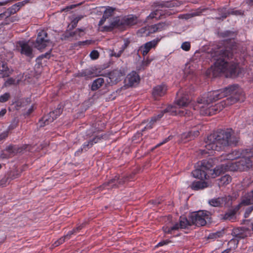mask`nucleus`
<instances>
[{
    "label": "nucleus",
    "mask_w": 253,
    "mask_h": 253,
    "mask_svg": "<svg viewBox=\"0 0 253 253\" xmlns=\"http://www.w3.org/2000/svg\"><path fill=\"white\" fill-rule=\"evenodd\" d=\"M6 3V2H0V6H2L4 5Z\"/></svg>",
    "instance_id": "nucleus-49"
},
{
    "label": "nucleus",
    "mask_w": 253,
    "mask_h": 253,
    "mask_svg": "<svg viewBox=\"0 0 253 253\" xmlns=\"http://www.w3.org/2000/svg\"><path fill=\"white\" fill-rule=\"evenodd\" d=\"M191 66L190 63H187L185 65L183 69V72L185 75H188L193 72V69H191Z\"/></svg>",
    "instance_id": "nucleus-31"
},
{
    "label": "nucleus",
    "mask_w": 253,
    "mask_h": 253,
    "mask_svg": "<svg viewBox=\"0 0 253 253\" xmlns=\"http://www.w3.org/2000/svg\"><path fill=\"white\" fill-rule=\"evenodd\" d=\"M167 88L165 85H160L155 86L153 90L152 94L153 97L158 99L160 97L163 96L166 92Z\"/></svg>",
    "instance_id": "nucleus-15"
},
{
    "label": "nucleus",
    "mask_w": 253,
    "mask_h": 253,
    "mask_svg": "<svg viewBox=\"0 0 253 253\" xmlns=\"http://www.w3.org/2000/svg\"><path fill=\"white\" fill-rule=\"evenodd\" d=\"M18 50L22 54L27 56H31L32 54V48L29 45V42H19L17 43Z\"/></svg>",
    "instance_id": "nucleus-12"
},
{
    "label": "nucleus",
    "mask_w": 253,
    "mask_h": 253,
    "mask_svg": "<svg viewBox=\"0 0 253 253\" xmlns=\"http://www.w3.org/2000/svg\"><path fill=\"white\" fill-rule=\"evenodd\" d=\"M1 165L0 164V169L1 168Z\"/></svg>",
    "instance_id": "nucleus-55"
},
{
    "label": "nucleus",
    "mask_w": 253,
    "mask_h": 253,
    "mask_svg": "<svg viewBox=\"0 0 253 253\" xmlns=\"http://www.w3.org/2000/svg\"><path fill=\"white\" fill-rule=\"evenodd\" d=\"M51 44L50 41L47 39V34L43 31H41L38 35L35 47L40 50H42L45 47Z\"/></svg>",
    "instance_id": "nucleus-11"
},
{
    "label": "nucleus",
    "mask_w": 253,
    "mask_h": 253,
    "mask_svg": "<svg viewBox=\"0 0 253 253\" xmlns=\"http://www.w3.org/2000/svg\"><path fill=\"white\" fill-rule=\"evenodd\" d=\"M123 76L122 72L119 70H115L109 74V79L112 84H116L119 82Z\"/></svg>",
    "instance_id": "nucleus-19"
},
{
    "label": "nucleus",
    "mask_w": 253,
    "mask_h": 253,
    "mask_svg": "<svg viewBox=\"0 0 253 253\" xmlns=\"http://www.w3.org/2000/svg\"><path fill=\"white\" fill-rule=\"evenodd\" d=\"M192 224L191 221H189L185 217H180L179 224L175 223L174 225H167L163 227V230L165 233H172L173 231L178 230L179 228H185Z\"/></svg>",
    "instance_id": "nucleus-10"
},
{
    "label": "nucleus",
    "mask_w": 253,
    "mask_h": 253,
    "mask_svg": "<svg viewBox=\"0 0 253 253\" xmlns=\"http://www.w3.org/2000/svg\"><path fill=\"white\" fill-rule=\"evenodd\" d=\"M253 203V189L248 192L242 198L241 202L238 205L234 211H230L226 213L224 215V219L232 220L234 218L235 213L240 208L244 206H247Z\"/></svg>",
    "instance_id": "nucleus-9"
},
{
    "label": "nucleus",
    "mask_w": 253,
    "mask_h": 253,
    "mask_svg": "<svg viewBox=\"0 0 253 253\" xmlns=\"http://www.w3.org/2000/svg\"><path fill=\"white\" fill-rule=\"evenodd\" d=\"M19 83V80L13 78L8 79L4 83L5 86H8L12 84H16Z\"/></svg>",
    "instance_id": "nucleus-33"
},
{
    "label": "nucleus",
    "mask_w": 253,
    "mask_h": 253,
    "mask_svg": "<svg viewBox=\"0 0 253 253\" xmlns=\"http://www.w3.org/2000/svg\"><path fill=\"white\" fill-rule=\"evenodd\" d=\"M181 48L185 51H188L190 48V42H183L181 45Z\"/></svg>",
    "instance_id": "nucleus-35"
},
{
    "label": "nucleus",
    "mask_w": 253,
    "mask_h": 253,
    "mask_svg": "<svg viewBox=\"0 0 253 253\" xmlns=\"http://www.w3.org/2000/svg\"><path fill=\"white\" fill-rule=\"evenodd\" d=\"M119 180V178L118 177H116L115 178H114L113 179H112L110 182V184H112V183H114L115 184H116V181H118Z\"/></svg>",
    "instance_id": "nucleus-44"
},
{
    "label": "nucleus",
    "mask_w": 253,
    "mask_h": 253,
    "mask_svg": "<svg viewBox=\"0 0 253 253\" xmlns=\"http://www.w3.org/2000/svg\"><path fill=\"white\" fill-rule=\"evenodd\" d=\"M164 113L163 112H162L160 113L157 117H154L152 118L150 122L146 125V126L145 127V128H151L152 127V126L155 122L157 120L160 119L163 116Z\"/></svg>",
    "instance_id": "nucleus-23"
},
{
    "label": "nucleus",
    "mask_w": 253,
    "mask_h": 253,
    "mask_svg": "<svg viewBox=\"0 0 253 253\" xmlns=\"http://www.w3.org/2000/svg\"><path fill=\"white\" fill-rule=\"evenodd\" d=\"M221 235V232H216V233H211L209 236V239H216L218 237H220Z\"/></svg>",
    "instance_id": "nucleus-38"
},
{
    "label": "nucleus",
    "mask_w": 253,
    "mask_h": 253,
    "mask_svg": "<svg viewBox=\"0 0 253 253\" xmlns=\"http://www.w3.org/2000/svg\"><path fill=\"white\" fill-rule=\"evenodd\" d=\"M168 138L166 139L164 141H163L162 143H161L159 145H162V144H163L164 143H165L166 142L168 141Z\"/></svg>",
    "instance_id": "nucleus-48"
},
{
    "label": "nucleus",
    "mask_w": 253,
    "mask_h": 253,
    "mask_svg": "<svg viewBox=\"0 0 253 253\" xmlns=\"http://www.w3.org/2000/svg\"><path fill=\"white\" fill-rule=\"evenodd\" d=\"M6 17H7V16H6L4 13H2V14H0V20H2L3 19H4Z\"/></svg>",
    "instance_id": "nucleus-45"
},
{
    "label": "nucleus",
    "mask_w": 253,
    "mask_h": 253,
    "mask_svg": "<svg viewBox=\"0 0 253 253\" xmlns=\"http://www.w3.org/2000/svg\"><path fill=\"white\" fill-rule=\"evenodd\" d=\"M227 15L226 14H224L222 16V18H224L226 17Z\"/></svg>",
    "instance_id": "nucleus-50"
},
{
    "label": "nucleus",
    "mask_w": 253,
    "mask_h": 253,
    "mask_svg": "<svg viewBox=\"0 0 253 253\" xmlns=\"http://www.w3.org/2000/svg\"><path fill=\"white\" fill-rule=\"evenodd\" d=\"M168 243H169V242L167 241H163L159 242L157 246H162L167 244Z\"/></svg>",
    "instance_id": "nucleus-41"
},
{
    "label": "nucleus",
    "mask_w": 253,
    "mask_h": 253,
    "mask_svg": "<svg viewBox=\"0 0 253 253\" xmlns=\"http://www.w3.org/2000/svg\"><path fill=\"white\" fill-rule=\"evenodd\" d=\"M231 253L228 249L225 250L224 251H223L222 253Z\"/></svg>",
    "instance_id": "nucleus-46"
},
{
    "label": "nucleus",
    "mask_w": 253,
    "mask_h": 253,
    "mask_svg": "<svg viewBox=\"0 0 253 253\" xmlns=\"http://www.w3.org/2000/svg\"><path fill=\"white\" fill-rule=\"evenodd\" d=\"M139 81V77L136 72H132L129 74L125 79V82L129 86H133L137 83Z\"/></svg>",
    "instance_id": "nucleus-16"
},
{
    "label": "nucleus",
    "mask_w": 253,
    "mask_h": 253,
    "mask_svg": "<svg viewBox=\"0 0 253 253\" xmlns=\"http://www.w3.org/2000/svg\"><path fill=\"white\" fill-rule=\"evenodd\" d=\"M104 83V80L101 78H99L96 79L93 82L91 86V89L93 90H95L98 89Z\"/></svg>",
    "instance_id": "nucleus-22"
},
{
    "label": "nucleus",
    "mask_w": 253,
    "mask_h": 253,
    "mask_svg": "<svg viewBox=\"0 0 253 253\" xmlns=\"http://www.w3.org/2000/svg\"><path fill=\"white\" fill-rule=\"evenodd\" d=\"M55 112H50L49 115L43 117L42 120L40 122L41 126L46 125L49 123L53 121L54 118Z\"/></svg>",
    "instance_id": "nucleus-20"
},
{
    "label": "nucleus",
    "mask_w": 253,
    "mask_h": 253,
    "mask_svg": "<svg viewBox=\"0 0 253 253\" xmlns=\"http://www.w3.org/2000/svg\"><path fill=\"white\" fill-rule=\"evenodd\" d=\"M6 110L5 109H3L0 111V118L3 117L6 113Z\"/></svg>",
    "instance_id": "nucleus-42"
},
{
    "label": "nucleus",
    "mask_w": 253,
    "mask_h": 253,
    "mask_svg": "<svg viewBox=\"0 0 253 253\" xmlns=\"http://www.w3.org/2000/svg\"><path fill=\"white\" fill-rule=\"evenodd\" d=\"M228 245L229 248L227 249L230 252H232L237 248L238 241L236 239H232L228 242Z\"/></svg>",
    "instance_id": "nucleus-26"
},
{
    "label": "nucleus",
    "mask_w": 253,
    "mask_h": 253,
    "mask_svg": "<svg viewBox=\"0 0 253 253\" xmlns=\"http://www.w3.org/2000/svg\"><path fill=\"white\" fill-rule=\"evenodd\" d=\"M100 140V138L97 137L94 138L92 140L90 141V142H88L87 143H84L83 145L84 148L85 149L86 148V147H89L92 146L93 144V143H96L98 142Z\"/></svg>",
    "instance_id": "nucleus-30"
},
{
    "label": "nucleus",
    "mask_w": 253,
    "mask_h": 253,
    "mask_svg": "<svg viewBox=\"0 0 253 253\" xmlns=\"http://www.w3.org/2000/svg\"><path fill=\"white\" fill-rule=\"evenodd\" d=\"M79 228H80V227H79L78 228H77V230H78V229H79Z\"/></svg>",
    "instance_id": "nucleus-54"
},
{
    "label": "nucleus",
    "mask_w": 253,
    "mask_h": 253,
    "mask_svg": "<svg viewBox=\"0 0 253 253\" xmlns=\"http://www.w3.org/2000/svg\"><path fill=\"white\" fill-rule=\"evenodd\" d=\"M178 97L175 101L174 106H169L164 110L165 112H169L172 115L184 116L189 115V113L184 109L189 104V101L185 94L183 90H180L177 93Z\"/></svg>",
    "instance_id": "nucleus-6"
},
{
    "label": "nucleus",
    "mask_w": 253,
    "mask_h": 253,
    "mask_svg": "<svg viewBox=\"0 0 253 253\" xmlns=\"http://www.w3.org/2000/svg\"><path fill=\"white\" fill-rule=\"evenodd\" d=\"M138 36H147L149 35V31L148 28L144 27L140 29L137 33Z\"/></svg>",
    "instance_id": "nucleus-27"
},
{
    "label": "nucleus",
    "mask_w": 253,
    "mask_h": 253,
    "mask_svg": "<svg viewBox=\"0 0 253 253\" xmlns=\"http://www.w3.org/2000/svg\"><path fill=\"white\" fill-rule=\"evenodd\" d=\"M107 18H104V16H103V17L100 20V21H99V29L101 31H108V30H105L104 29L105 27H109L111 25L112 22H113V19H112L111 20V23L109 25V26H105L104 27H101V26L102 25L105 21L106 20Z\"/></svg>",
    "instance_id": "nucleus-32"
},
{
    "label": "nucleus",
    "mask_w": 253,
    "mask_h": 253,
    "mask_svg": "<svg viewBox=\"0 0 253 253\" xmlns=\"http://www.w3.org/2000/svg\"><path fill=\"white\" fill-rule=\"evenodd\" d=\"M11 148H12V147H9L6 150H8L9 149L10 150Z\"/></svg>",
    "instance_id": "nucleus-52"
},
{
    "label": "nucleus",
    "mask_w": 253,
    "mask_h": 253,
    "mask_svg": "<svg viewBox=\"0 0 253 253\" xmlns=\"http://www.w3.org/2000/svg\"><path fill=\"white\" fill-rule=\"evenodd\" d=\"M114 11V9L112 7H108L107 8L104 12V18H108L109 17L112 16Z\"/></svg>",
    "instance_id": "nucleus-29"
},
{
    "label": "nucleus",
    "mask_w": 253,
    "mask_h": 253,
    "mask_svg": "<svg viewBox=\"0 0 253 253\" xmlns=\"http://www.w3.org/2000/svg\"><path fill=\"white\" fill-rule=\"evenodd\" d=\"M250 154L247 157H242L238 162H233L232 161L240 158L242 154L238 151H234L232 153L228 154H223L217 160L218 161L222 162L224 161H228L227 163L223 164L221 165L219 170H221V172L224 170L231 171H244L249 169L252 166V163L249 157L252 156L250 151Z\"/></svg>",
    "instance_id": "nucleus-4"
},
{
    "label": "nucleus",
    "mask_w": 253,
    "mask_h": 253,
    "mask_svg": "<svg viewBox=\"0 0 253 253\" xmlns=\"http://www.w3.org/2000/svg\"><path fill=\"white\" fill-rule=\"evenodd\" d=\"M253 207H250L249 208H248L245 213V216L246 217H248V216L249 215L250 213H251V212L253 210Z\"/></svg>",
    "instance_id": "nucleus-40"
},
{
    "label": "nucleus",
    "mask_w": 253,
    "mask_h": 253,
    "mask_svg": "<svg viewBox=\"0 0 253 253\" xmlns=\"http://www.w3.org/2000/svg\"><path fill=\"white\" fill-rule=\"evenodd\" d=\"M99 56V53L96 50H93L91 53H90V57L92 59H97Z\"/></svg>",
    "instance_id": "nucleus-37"
},
{
    "label": "nucleus",
    "mask_w": 253,
    "mask_h": 253,
    "mask_svg": "<svg viewBox=\"0 0 253 253\" xmlns=\"http://www.w3.org/2000/svg\"><path fill=\"white\" fill-rule=\"evenodd\" d=\"M81 76H86V75L84 74V73H82Z\"/></svg>",
    "instance_id": "nucleus-51"
},
{
    "label": "nucleus",
    "mask_w": 253,
    "mask_h": 253,
    "mask_svg": "<svg viewBox=\"0 0 253 253\" xmlns=\"http://www.w3.org/2000/svg\"><path fill=\"white\" fill-rule=\"evenodd\" d=\"M166 27V25L164 23H159L154 25L148 27V30L149 31V34L154 33L155 32H159L164 29Z\"/></svg>",
    "instance_id": "nucleus-21"
},
{
    "label": "nucleus",
    "mask_w": 253,
    "mask_h": 253,
    "mask_svg": "<svg viewBox=\"0 0 253 253\" xmlns=\"http://www.w3.org/2000/svg\"><path fill=\"white\" fill-rule=\"evenodd\" d=\"M75 232V230H74L72 231L69 232L66 236L60 238L57 242H55L54 245L55 246H58L59 245L62 244L65 240L69 239L72 234Z\"/></svg>",
    "instance_id": "nucleus-24"
},
{
    "label": "nucleus",
    "mask_w": 253,
    "mask_h": 253,
    "mask_svg": "<svg viewBox=\"0 0 253 253\" xmlns=\"http://www.w3.org/2000/svg\"><path fill=\"white\" fill-rule=\"evenodd\" d=\"M231 181V177L228 175H225L222 176L219 179V185H226L229 184Z\"/></svg>",
    "instance_id": "nucleus-25"
},
{
    "label": "nucleus",
    "mask_w": 253,
    "mask_h": 253,
    "mask_svg": "<svg viewBox=\"0 0 253 253\" xmlns=\"http://www.w3.org/2000/svg\"><path fill=\"white\" fill-rule=\"evenodd\" d=\"M250 153H251L252 157H253V144L251 149H250Z\"/></svg>",
    "instance_id": "nucleus-47"
},
{
    "label": "nucleus",
    "mask_w": 253,
    "mask_h": 253,
    "mask_svg": "<svg viewBox=\"0 0 253 253\" xmlns=\"http://www.w3.org/2000/svg\"><path fill=\"white\" fill-rule=\"evenodd\" d=\"M126 44L125 43L124 45L121 48V49L118 53L113 52L111 55L117 57H120L122 53H123V51L124 50L125 48L126 47Z\"/></svg>",
    "instance_id": "nucleus-34"
},
{
    "label": "nucleus",
    "mask_w": 253,
    "mask_h": 253,
    "mask_svg": "<svg viewBox=\"0 0 253 253\" xmlns=\"http://www.w3.org/2000/svg\"><path fill=\"white\" fill-rule=\"evenodd\" d=\"M230 198L228 197H218L212 199L209 201V204L213 207H218L223 204H228V202Z\"/></svg>",
    "instance_id": "nucleus-14"
},
{
    "label": "nucleus",
    "mask_w": 253,
    "mask_h": 253,
    "mask_svg": "<svg viewBox=\"0 0 253 253\" xmlns=\"http://www.w3.org/2000/svg\"><path fill=\"white\" fill-rule=\"evenodd\" d=\"M159 41V40H154L153 41L147 42L143 45L140 46L139 50L141 51L143 55L145 56L148 53V52L151 48L156 46Z\"/></svg>",
    "instance_id": "nucleus-13"
},
{
    "label": "nucleus",
    "mask_w": 253,
    "mask_h": 253,
    "mask_svg": "<svg viewBox=\"0 0 253 253\" xmlns=\"http://www.w3.org/2000/svg\"><path fill=\"white\" fill-rule=\"evenodd\" d=\"M238 139L237 135L230 128L211 134L205 141V148L202 150V153L213 155L215 151H219L226 146L236 144Z\"/></svg>",
    "instance_id": "nucleus-3"
},
{
    "label": "nucleus",
    "mask_w": 253,
    "mask_h": 253,
    "mask_svg": "<svg viewBox=\"0 0 253 253\" xmlns=\"http://www.w3.org/2000/svg\"><path fill=\"white\" fill-rule=\"evenodd\" d=\"M6 110L5 109H3L0 111V118L3 117L6 113Z\"/></svg>",
    "instance_id": "nucleus-43"
},
{
    "label": "nucleus",
    "mask_w": 253,
    "mask_h": 253,
    "mask_svg": "<svg viewBox=\"0 0 253 253\" xmlns=\"http://www.w3.org/2000/svg\"><path fill=\"white\" fill-rule=\"evenodd\" d=\"M199 132L196 129H194L187 133H184L182 134L181 138L182 141L186 142L192 139H194L196 136H198Z\"/></svg>",
    "instance_id": "nucleus-18"
},
{
    "label": "nucleus",
    "mask_w": 253,
    "mask_h": 253,
    "mask_svg": "<svg viewBox=\"0 0 253 253\" xmlns=\"http://www.w3.org/2000/svg\"><path fill=\"white\" fill-rule=\"evenodd\" d=\"M245 98L242 89L237 85H233L222 90L209 92L198 100L194 109L199 110L203 115H212L227 106L238 101H243Z\"/></svg>",
    "instance_id": "nucleus-1"
},
{
    "label": "nucleus",
    "mask_w": 253,
    "mask_h": 253,
    "mask_svg": "<svg viewBox=\"0 0 253 253\" xmlns=\"http://www.w3.org/2000/svg\"><path fill=\"white\" fill-rule=\"evenodd\" d=\"M235 48L219 47L212 49L210 54L215 61L214 72L224 73L227 77H235L239 75L240 69L230 59L233 56Z\"/></svg>",
    "instance_id": "nucleus-2"
},
{
    "label": "nucleus",
    "mask_w": 253,
    "mask_h": 253,
    "mask_svg": "<svg viewBox=\"0 0 253 253\" xmlns=\"http://www.w3.org/2000/svg\"><path fill=\"white\" fill-rule=\"evenodd\" d=\"M153 60V59L146 58L142 62V65L143 66H148Z\"/></svg>",
    "instance_id": "nucleus-39"
},
{
    "label": "nucleus",
    "mask_w": 253,
    "mask_h": 253,
    "mask_svg": "<svg viewBox=\"0 0 253 253\" xmlns=\"http://www.w3.org/2000/svg\"><path fill=\"white\" fill-rule=\"evenodd\" d=\"M211 160L209 161H204L201 163L199 168H197L192 172V175L195 178L200 179V181H194L191 184V188L195 190H197L208 186L207 182L204 181L209 178H215L218 176L221 170L216 167L213 169H210L211 166Z\"/></svg>",
    "instance_id": "nucleus-5"
},
{
    "label": "nucleus",
    "mask_w": 253,
    "mask_h": 253,
    "mask_svg": "<svg viewBox=\"0 0 253 253\" xmlns=\"http://www.w3.org/2000/svg\"><path fill=\"white\" fill-rule=\"evenodd\" d=\"M11 129H12V127L10 126H9L5 130L0 133V141L3 140L7 137L9 131Z\"/></svg>",
    "instance_id": "nucleus-28"
},
{
    "label": "nucleus",
    "mask_w": 253,
    "mask_h": 253,
    "mask_svg": "<svg viewBox=\"0 0 253 253\" xmlns=\"http://www.w3.org/2000/svg\"><path fill=\"white\" fill-rule=\"evenodd\" d=\"M136 17L133 15H129L124 18L117 17L113 19V22L109 27H105V30H111L114 28L122 29L126 26H132L137 23Z\"/></svg>",
    "instance_id": "nucleus-7"
},
{
    "label": "nucleus",
    "mask_w": 253,
    "mask_h": 253,
    "mask_svg": "<svg viewBox=\"0 0 253 253\" xmlns=\"http://www.w3.org/2000/svg\"><path fill=\"white\" fill-rule=\"evenodd\" d=\"M10 96L8 93H5L4 94L0 96V102H4L8 100Z\"/></svg>",
    "instance_id": "nucleus-36"
},
{
    "label": "nucleus",
    "mask_w": 253,
    "mask_h": 253,
    "mask_svg": "<svg viewBox=\"0 0 253 253\" xmlns=\"http://www.w3.org/2000/svg\"><path fill=\"white\" fill-rule=\"evenodd\" d=\"M210 213L209 211H199L192 213L190 216L192 224L197 226H204L206 225L207 220L210 219Z\"/></svg>",
    "instance_id": "nucleus-8"
},
{
    "label": "nucleus",
    "mask_w": 253,
    "mask_h": 253,
    "mask_svg": "<svg viewBox=\"0 0 253 253\" xmlns=\"http://www.w3.org/2000/svg\"><path fill=\"white\" fill-rule=\"evenodd\" d=\"M252 231H253V223H252Z\"/></svg>",
    "instance_id": "nucleus-53"
},
{
    "label": "nucleus",
    "mask_w": 253,
    "mask_h": 253,
    "mask_svg": "<svg viewBox=\"0 0 253 253\" xmlns=\"http://www.w3.org/2000/svg\"><path fill=\"white\" fill-rule=\"evenodd\" d=\"M11 72L12 70L8 67L6 63L0 61V77H8Z\"/></svg>",
    "instance_id": "nucleus-17"
}]
</instances>
